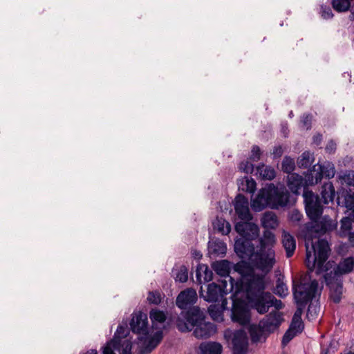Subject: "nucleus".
Returning <instances> with one entry per match:
<instances>
[{"label": "nucleus", "mask_w": 354, "mask_h": 354, "mask_svg": "<svg viewBox=\"0 0 354 354\" xmlns=\"http://www.w3.org/2000/svg\"><path fill=\"white\" fill-rule=\"evenodd\" d=\"M231 290H234L233 296L243 292L250 306L256 310L259 314H266V307L263 305L266 299L263 296L266 293L265 276L254 273L243 281H235L230 277Z\"/></svg>", "instance_id": "f257e3e1"}, {"label": "nucleus", "mask_w": 354, "mask_h": 354, "mask_svg": "<svg viewBox=\"0 0 354 354\" xmlns=\"http://www.w3.org/2000/svg\"><path fill=\"white\" fill-rule=\"evenodd\" d=\"M236 232L241 236L235 240L234 250L241 259H250L256 253L252 241L259 236V226L251 222H237L234 226Z\"/></svg>", "instance_id": "f03ea898"}, {"label": "nucleus", "mask_w": 354, "mask_h": 354, "mask_svg": "<svg viewBox=\"0 0 354 354\" xmlns=\"http://www.w3.org/2000/svg\"><path fill=\"white\" fill-rule=\"evenodd\" d=\"M318 288V282L316 279L311 281L310 284L300 283L295 284L293 281L292 293L297 310L292 318L291 324L298 323L297 332L302 333L304 328V324L301 319V315L304 309L310 300L315 297Z\"/></svg>", "instance_id": "7ed1b4c3"}, {"label": "nucleus", "mask_w": 354, "mask_h": 354, "mask_svg": "<svg viewBox=\"0 0 354 354\" xmlns=\"http://www.w3.org/2000/svg\"><path fill=\"white\" fill-rule=\"evenodd\" d=\"M268 197V207L272 209H279L291 206V195L283 184L280 187L274 183H267L264 187Z\"/></svg>", "instance_id": "20e7f679"}, {"label": "nucleus", "mask_w": 354, "mask_h": 354, "mask_svg": "<svg viewBox=\"0 0 354 354\" xmlns=\"http://www.w3.org/2000/svg\"><path fill=\"white\" fill-rule=\"evenodd\" d=\"M303 197L305 211L308 218L310 221L319 220L324 211L319 196L311 190H305Z\"/></svg>", "instance_id": "39448f33"}, {"label": "nucleus", "mask_w": 354, "mask_h": 354, "mask_svg": "<svg viewBox=\"0 0 354 354\" xmlns=\"http://www.w3.org/2000/svg\"><path fill=\"white\" fill-rule=\"evenodd\" d=\"M282 313L276 310L272 311L265 316L259 323L261 330H263L266 335L263 342L266 341L268 335L278 328L281 322L284 320Z\"/></svg>", "instance_id": "423d86ee"}, {"label": "nucleus", "mask_w": 354, "mask_h": 354, "mask_svg": "<svg viewBox=\"0 0 354 354\" xmlns=\"http://www.w3.org/2000/svg\"><path fill=\"white\" fill-rule=\"evenodd\" d=\"M326 286L329 288L330 299L335 303L339 304L343 294V280L333 277L331 273H325L324 275Z\"/></svg>", "instance_id": "0eeeda50"}, {"label": "nucleus", "mask_w": 354, "mask_h": 354, "mask_svg": "<svg viewBox=\"0 0 354 354\" xmlns=\"http://www.w3.org/2000/svg\"><path fill=\"white\" fill-rule=\"evenodd\" d=\"M254 256L255 257L252 261L254 266L261 271L269 272L275 263L274 252L273 250L270 252V249L268 252H266V250H259Z\"/></svg>", "instance_id": "6e6552de"}, {"label": "nucleus", "mask_w": 354, "mask_h": 354, "mask_svg": "<svg viewBox=\"0 0 354 354\" xmlns=\"http://www.w3.org/2000/svg\"><path fill=\"white\" fill-rule=\"evenodd\" d=\"M129 322L130 330L135 334L149 335L147 315L139 311L138 313L131 315Z\"/></svg>", "instance_id": "1a4fd4ad"}, {"label": "nucleus", "mask_w": 354, "mask_h": 354, "mask_svg": "<svg viewBox=\"0 0 354 354\" xmlns=\"http://www.w3.org/2000/svg\"><path fill=\"white\" fill-rule=\"evenodd\" d=\"M231 318L234 322L245 325L250 322V315L246 304L243 301L233 302Z\"/></svg>", "instance_id": "9d476101"}, {"label": "nucleus", "mask_w": 354, "mask_h": 354, "mask_svg": "<svg viewBox=\"0 0 354 354\" xmlns=\"http://www.w3.org/2000/svg\"><path fill=\"white\" fill-rule=\"evenodd\" d=\"M197 299L196 290L193 288H187L178 295L176 304L180 309L186 310L189 306L194 305Z\"/></svg>", "instance_id": "9b49d317"}, {"label": "nucleus", "mask_w": 354, "mask_h": 354, "mask_svg": "<svg viewBox=\"0 0 354 354\" xmlns=\"http://www.w3.org/2000/svg\"><path fill=\"white\" fill-rule=\"evenodd\" d=\"M311 244L314 252L313 268H315L317 259H321L322 261L328 259L330 248L328 241L324 239H318L315 243H312Z\"/></svg>", "instance_id": "f8f14e48"}, {"label": "nucleus", "mask_w": 354, "mask_h": 354, "mask_svg": "<svg viewBox=\"0 0 354 354\" xmlns=\"http://www.w3.org/2000/svg\"><path fill=\"white\" fill-rule=\"evenodd\" d=\"M319 227V220H310V221L306 223L301 228V233L305 241L307 242L311 241L312 243L314 239H319V237L323 235Z\"/></svg>", "instance_id": "ddd939ff"}, {"label": "nucleus", "mask_w": 354, "mask_h": 354, "mask_svg": "<svg viewBox=\"0 0 354 354\" xmlns=\"http://www.w3.org/2000/svg\"><path fill=\"white\" fill-rule=\"evenodd\" d=\"M337 204L338 206L345 207L346 209L354 208V192L351 188L346 189L339 187L337 190Z\"/></svg>", "instance_id": "4468645a"}, {"label": "nucleus", "mask_w": 354, "mask_h": 354, "mask_svg": "<svg viewBox=\"0 0 354 354\" xmlns=\"http://www.w3.org/2000/svg\"><path fill=\"white\" fill-rule=\"evenodd\" d=\"M287 186L292 194L298 195L301 187H304V192L305 190H309L308 187L311 185L306 181L305 176L303 177L297 173H292L287 176Z\"/></svg>", "instance_id": "2eb2a0df"}, {"label": "nucleus", "mask_w": 354, "mask_h": 354, "mask_svg": "<svg viewBox=\"0 0 354 354\" xmlns=\"http://www.w3.org/2000/svg\"><path fill=\"white\" fill-rule=\"evenodd\" d=\"M194 327L193 335L198 339H207L214 335L217 331L216 325L214 323L200 322Z\"/></svg>", "instance_id": "dca6fc26"}, {"label": "nucleus", "mask_w": 354, "mask_h": 354, "mask_svg": "<svg viewBox=\"0 0 354 354\" xmlns=\"http://www.w3.org/2000/svg\"><path fill=\"white\" fill-rule=\"evenodd\" d=\"M354 268V257H348L342 259L337 266L328 273H331L333 277L342 279L341 276L351 273Z\"/></svg>", "instance_id": "f3484780"}, {"label": "nucleus", "mask_w": 354, "mask_h": 354, "mask_svg": "<svg viewBox=\"0 0 354 354\" xmlns=\"http://www.w3.org/2000/svg\"><path fill=\"white\" fill-rule=\"evenodd\" d=\"M181 315L194 328L200 322L204 321L205 315L198 306H192L187 308L185 312H182Z\"/></svg>", "instance_id": "a211bd4d"}, {"label": "nucleus", "mask_w": 354, "mask_h": 354, "mask_svg": "<svg viewBox=\"0 0 354 354\" xmlns=\"http://www.w3.org/2000/svg\"><path fill=\"white\" fill-rule=\"evenodd\" d=\"M261 151L259 146L254 145L251 150V154L247 160L242 161L239 165L241 171L245 174H252L254 169V165L250 161H258L260 160Z\"/></svg>", "instance_id": "6ab92c4d"}, {"label": "nucleus", "mask_w": 354, "mask_h": 354, "mask_svg": "<svg viewBox=\"0 0 354 354\" xmlns=\"http://www.w3.org/2000/svg\"><path fill=\"white\" fill-rule=\"evenodd\" d=\"M233 269L234 272H236L240 274L239 279L236 281H243L252 274L256 273L252 266L245 259H242L236 264H234Z\"/></svg>", "instance_id": "aec40b11"}, {"label": "nucleus", "mask_w": 354, "mask_h": 354, "mask_svg": "<svg viewBox=\"0 0 354 354\" xmlns=\"http://www.w3.org/2000/svg\"><path fill=\"white\" fill-rule=\"evenodd\" d=\"M209 254L225 256L227 252L226 244L218 238L210 239L207 243Z\"/></svg>", "instance_id": "412c9836"}, {"label": "nucleus", "mask_w": 354, "mask_h": 354, "mask_svg": "<svg viewBox=\"0 0 354 354\" xmlns=\"http://www.w3.org/2000/svg\"><path fill=\"white\" fill-rule=\"evenodd\" d=\"M164 337L162 330H158L151 336L146 346L142 348L139 354L151 353L162 342Z\"/></svg>", "instance_id": "4be33fe9"}, {"label": "nucleus", "mask_w": 354, "mask_h": 354, "mask_svg": "<svg viewBox=\"0 0 354 354\" xmlns=\"http://www.w3.org/2000/svg\"><path fill=\"white\" fill-rule=\"evenodd\" d=\"M268 207V197L265 187H262L255 198L251 201V208L253 211L258 212Z\"/></svg>", "instance_id": "5701e85b"}, {"label": "nucleus", "mask_w": 354, "mask_h": 354, "mask_svg": "<svg viewBox=\"0 0 354 354\" xmlns=\"http://www.w3.org/2000/svg\"><path fill=\"white\" fill-rule=\"evenodd\" d=\"M232 263L227 260L215 261L212 263V268L221 277H229Z\"/></svg>", "instance_id": "b1692460"}, {"label": "nucleus", "mask_w": 354, "mask_h": 354, "mask_svg": "<svg viewBox=\"0 0 354 354\" xmlns=\"http://www.w3.org/2000/svg\"><path fill=\"white\" fill-rule=\"evenodd\" d=\"M282 244L286 250L287 258H290L296 249V240L289 232H283Z\"/></svg>", "instance_id": "393cba45"}, {"label": "nucleus", "mask_w": 354, "mask_h": 354, "mask_svg": "<svg viewBox=\"0 0 354 354\" xmlns=\"http://www.w3.org/2000/svg\"><path fill=\"white\" fill-rule=\"evenodd\" d=\"M335 195H337V192H335L333 183L330 181L324 183L322 186L321 190V196L324 204L328 205L329 202H333Z\"/></svg>", "instance_id": "a878e982"}, {"label": "nucleus", "mask_w": 354, "mask_h": 354, "mask_svg": "<svg viewBox=\"0 0 354 354\" xmlns=\"http://www.w3.org/2000/svg\"><path fill=\"white\" fill-rule=\"evenodd\" d=\"M199 350L201 354H221L223 346L216 342H205L199 345Z\"/></svg>", "instance_id": "bb28decb"}, {"label": "nucleus", "mask_w": 354, "mask_h": 354, "mask_svg": "<svg viewBox=\"0 0 354 354\" xmlns=\"http://www.w3.org/2000/svg\"><path fill=\"white\" fill-rule=\"evenodd\" d=\"M130 328L127 329L123 326L119 325L116 331L114 333L113 338L111 339V343L114 344L116 351H120L122 346V339L127 337L129 334Z\"/></svg>", "instance_id": "cd10ccee"}, {"label": "nucleus", "mask_w": 354, "mask_h": 354, "mask_svg": "<svg viewBox=\"0 0 354 354\" xmlns=\"http://www.w3.org/2000/svg\"><path fill=\"white\" fill-rule=\"evenodd\" d=\"M256 170V174H259L263 180H272L276 176L275 169L270 165H265L263 163H260L257 167Z\"/></svg>", "instance_id": "c85d7f7f"}, {"label": "nucleus", "mask_w": 354, "mask_h": 354, "mask_svg": "<svg viewBox=\"0 0 354 354\" xmlns=\"http://www.w3.org/2000/svg\"><path fill=\"white\" fill-rule=\"evenodd\" d=\"M315 161L314 153L310 151H304L297 160V165L300 169H308Z\"/></svg>", "instance_id": "c756f323"}, {"label": "nucleus", "mask_w": 354, "mask_h": 354, "mask_svg": "<svg viewBox=\"0 0 354 354\" xmlns=\"http://www.w3.org/2000/svg\"><path fill=\"white\" fill-rule=\"evenodd\" d=\"M221 288L217 283L212 282L207 286L205 301L207 302H216L218 299Z\"/></svg>", "instance_id": "7c9ffc66"}, {"label": "nucleus", "mask_w": 354, "mask_h": 354, "mask_svg": "<svg viewBox=\"0 0 354 354\" xmlns=\"http://www.w3.org/2000/svg\"><path fill=\"white\" fill-rule=\"evenodd\" d=\"M261 223L264 228H275L278 225L276 214L271 211L266 212L261 218Z\"/></svg>", "instance_id": "2f4dec72"}, {"label": "nucleus", "mask_w": 354, "mask_h": 354, "mask_svg": "<svg viewBox=\"0 0 354 354\" xmlns=\"http://www.w3.org/2000/svg\"><path fill=\"white\" fill-rule=\"evenodd\" d=\"M276 243L274 234L269 230L263 231V237L259 239L260 250H265L268 246H274Z\"/></svg>", "instance_id": "473e14b6"}, {"label": "nucleus", "mask_w": 354, "mask_h": 354, "mask_svg": "<svg viewBox=\"0 0 354 354\" xmlns=\"http://www.w3.org/2000/svg\"><path fill=\"white\" fill-rule=\"evenodd\" d=\"M149 318L152 323V328L158 329V327L156 323H164L167 319V316L164 311L153 308L149 312Z\"/></svg>", "instance_id": "72a5a7b5"}, {"label": "nucleus", "mask_w": 354, "mask_h": 354, "mask_svg": "<svg viewBox=\"0 0 354 354\" xmlns=\"http://www.w3.org/2000/svg\"><path fill=\"white\" fill-rule=\"evenodd\" d=\"M248 332L250 335V339L252 343H257L259 342H263L266 335L263 330L259 326V324H252L248 328Z\"/></svg>", "instance_id": "f704fd0d"}, {"label": "nucleus", "mask_w": 354, "mask_h": 354, "mask_svg": "<svg viewBox=\"0 0 354 354\" xmlns=\"http://www.w3.org/2000/svg\"><path fill=\"white\" fill-rule=\"evenodd\" d=\"M266 299L264 305L266 307V313L268 311L270 306H274L277 310L282 309L284 306L281 300L276 299L270 292H266L263 296Z\"/></svg>", "instance_id": "c9c22d12"}, {"label": "nucleus", "mask_w": 354, "mask_h": 354, "mask_svg": "<svg viewBox=\"0 0 354 354\" xmlns=\"http://www.w3.org/2000/svg\"><path fill=\"white\" fill-rule=\"evenodd\" d=\"M214 230H218L222 234H227L231 230L230 224L224 218L216 217V220L212 223Z\"/></svg>", "instance_id": "e433bc0d"}, {"label": "nucleus", "mask_w": 354, "mask_h": 354, "mask_svg": "<svg viewBox=\"0 0 354 354\" xmlns=\"http://www.w3.org/2000/svg\"><path fill=\"white\" fill-rule=\"evenodd\" d=\"M232 345H245L248 346V339L246 332L243 329L234 331L232 339Z\"/></svg>", "instance_id": "4c0bfd02"}, {"label": "nucleus", "mask_w": 354, "mask_h": 354, "mask_svg": "<svg viewBox=\"0 0 354 354\" xmlns=\"http://www.w3.org/2000/svg\"><path fill=\"white\" fill-rule=\"evenodd\" d=\"M319 224L320 225L319 230L322 231V234H326L327 232L333 231L336 228L337 225V223H334L333 221L326 215L323 216L321 220H319Z\"/></svg>", "instance_id": "58836bf2"}, {"label": "nucleus", "mask_w": 354, "mask_h": 354, "mask_svg": "<svg viewBox=\"0 0 354 354\" xmlns=\"http://www.w3.org/2000/svg\"><path fill=\"white\" fill-rule=\"evenodd\" d=\"M296 164L294 158L289 156H285L281 162V171L289 176L294 173L293 171L295 169Z\"/></svg>", "instance_id": "ea45409f"}, {"label": "nucleus", "mask_w": 354, "mask_h": 354, "mask_svg": "<svg viewBox=\"0 0 354 354\" xmlns=\"http://www.w3.org/2000/svg\"><path fill=\"white\" fill-rule=\"evenodd\" d=\"M234 209L241 220L245 221L244 222H249L252 220V216L250 212L248 205L235 207Z\"/></svg>", "instance_id": "a19ab883"}, {"label": "nucleus", "mask_w": 354, "mask_h": 354, "mask_svg": "<svg viewBox=\"0 0 354 354\" xmlns=\"http://www.w3.org/2000/svg\"><path fill=\"white\" fill-rule=\"evenodd\" d=\"M352 1L353 0H333L332 6L337 12H346L350 8Z\"/></svg>", "instance_id": "79ce46f5"}, {"label": "nucleus", "mask_w": 354, "mask_h": 354, "mask_svg": "<svg viewBox=\"0 0 354 354\" xmlns=\"http://www.w3.org/2000/svg\"><path fill=\"white\" fill-rule=\"evenodd\" d=\"M274 293L281 298L286 297L288 294V288L281 278H278L276 281V287L274 289Z\"/></svg>", "instance_id": "37998d69"}, {"label": "nucleus", "mask_w": 354, "mask_h": 354, "mask_svg": "<svg viewBox=\"0 0 354 354\" xmlns=\"http://www.w3.org/2000/svg\"><path fill=\"white\" fill-rule=\"evenodd\" d=\"M352 223L351 218L350 217L345 216L343 217L341 221V236H346L349 234L351 232V230L352 229Z\"/></svg>", "instance_id": "c03bdc74"}, {"label": "nucleus", "mask_w": 354, "mask_h": 354, "mask_svg": "<svg viewBox=\"0 0 354 354\" xmlns=\"http://www.w3.org/2000/svg\"><path fill=\"white\" fill-rule=\"evenodd\" d=\"M308 303L306 317L308 320H314L317 317L319 312V306L314 304L313 300H310Z\"/></svg>", "instance_id": "a18cd8bd"}, {"label": "nucleus", "mask_w": 354, "mask_h": 354, "mask_svg": "<svg viewBox=\"0 0 354 354\" xmlns=\"http://www.w3.org/2000/svg\"><path fill=\"white\" fill-rule=\"evenodd\" d=\"M294 326L290 323L289 328L285 332L281 340V345L286 346L299 333L294 330Z\"/></svg>", "instance_id": "49530a36"}, {"label": "nucleus", "mask_w": 354, "mask_h": 354, "mask_svg": "<svg viewBox=\"0 0 354 354\" xmlns=\"http://www.w3.org/2000/svg\"><path fill=\"white\" fill-rule=\"evenodd\" d=\"M204 268V280L207 282L211 281L213 279V272L207 265H200L199 268L198 267L196 269V277L198 280H201V272L200 270Z\"/></svg>", "instance_id": "de8ad7c7"}, {"label": "nucleus", "mask_w": 354, "mask_h": 354, "mask_svg": "<svg viewBox=\"0 0 354 354\" xmlns=\"http://www.w3.org/2000/svg\"><path fill=\"white\" fill-rule=\"evenodd\" d=\"M176 325L178 330L182 333L189 332L194 328L188 324L184 317H178L176 320Z\"/></svg>", "instance_id": "09e8293b"}, {"label": "nucleus", "mask_w": 354, "mask_h": 354, "mask_svg": "<svg viewBox=\"0 0 354 354\" xmlns=\"http://www.w3.org/2000/svg\"><path fill=\"white\" fill-rule=\"evenodd\" d=\"M313 116L311 113H304L301 116V125L303 127V129L305 131H309L311 129L312 121Z\"/></svg>", "instance_id": "8fccbe9b"}, {"label": "nucleus", "mask_w": 354, "mask_h": 354, "mask_svg": "<svg viewBox=\"0 0 354 354\" xmlns=\"http://www.w3.org/2000/svg\"><path fill=\"white\" fill-rule=\"evenodd\" d=\"M318 165H320L319 162L315 164L312 167L308 168V169L303 173L306 178V181L308 185H310L311 186L314 185L313 172H316L317 170Z\"/></svg>", "instance_id": "3c124183"}, {"label": "nucleus", "mask_w": 354, "mask_h": 354, "mask_svg": "<svg viewBox=\"0 0 354 354\" xmlns=\"http://www.w3.org/2000/svg\"><path fill=\"white\" fill-rule=\"evenodd\" d=\"M147 301L150 304L158 305L161 303L162 297L159 290L149 291Z\"/></svg>", "instance_id": "603ef678"}, {"label": "nucleus", "mask_w": 354, "mask_h": 354, "mask_svg": "<svg viewBox=\"0 0 354 354\" xmlns=\"http://www.w3.org/2000/svg\"><path fill=\"white\" fill-rule=\"evenodd\" d=\"M188 279V270L185 265H182L176 273V280L185 283Z\"/></svg>", "instance_id": "864d4df0"}, {"label": "nucleus", "mask_w": 354, "mask_h": 354, "mask_svg": "<svg viewBox=\"0 0 354 354\" xmlns=\"http://www.w3.org/2000/svg\"><path fill=\"white\" fill-rule=\"evenodd\" d=\"M208 313L214 320H218L222 316L221 307L216 304H212L209 306Z\"/></svg>", "instance_id": "5fc2aeb1"}, {"label": "nucleus", "mask_w": 354, "mask_h": 354, "mask_svg": "<svg viewBox=\"0 0 354 354\" xmlns=\"http://www.w3.org/2000/svg\"><path fill=\"white\" fill-rule=\"evenodd\" d=\"M335 170L334 165L331 162H327L326 165H324V175L330 179L334 177Z\"/></svg>", "instance_id": "6e6d98bb"}, {"label": "nucleus", "mask_w": 354, "mask_h": 354, "mask_svg": "<svg viewBox=\"0 0 354 354\" xmlns=\"http://www.w3.org/2000/svg\"><path fill=\"white\" fill-rule=\"evenodd\" d=\"M326 261H321V259H317V261L315 263V266H317V269H316V274H320L321 273L324 272H328L327 271L329 270V268L328 267V264L330 263V262H328L326 265H325V262Z\"/></svg>", "instance_id": "4d7b16f0"}, {"label": "nucleus", "mask_w": 354, "mask_h": 354, "mask_svg": "<svg viewBox=\"0 0 354 354\" xmlns=\"http://www.w3.org/2000/svg\"><path fill=\"white\" fill-rule=\"evenodd\" d=\"M245 178L246 182V188L245 189L243 188L242 189L248 193L253 194L256 190L257 183L255 180L252 178H248L247 176H245Z\"/></svg>", "instance_id": "13d9d810"}, {"label": "nucleus", "mask_w": 354, "mask_h": 354, "mask_svg": "<svg viewBox=\"0 0 354 354\" xmlns=\"http://www.w3.org/2000/svg\"><path fill=\"white\" fill-rule=\"evenodd\" d=\"M248 205V199L242 194H238L234 199V207Z\"/></svg>", "instance_id": "bf43d9fd"}, {"label": "nucleus", "mask_w": 354, "mask_h": 354, "mask_svg": "<svg viewBox=\"0 0 354 354\" xmlns=\"http://www.w3.org/2000/svg\"><path fill=\"white\" fill-rule=\"evenodd\" d=\"M122 351L120 354H131L132 342L130 339H125L122 342Z\"/></svg>", "instance_id": "052dcab7"}, {"label": "nucleus", "mask_w": 354, "mask_h": 354, "mask_svg": "<svg viewBox=\"0 0 354 354\" xmlns=\"http://www.w3.org/2000/svg\"><path fill=\"white\" fill-rule=\"evenodd\" d=\"M340 178L343 179L348 186H354V171H348Z\"/></svg>", "instance_id": "680f3d73"}, {"label": "nucleus", "mask_w": 354, "mask_h": 354, "mask_svg": "<svg viewBox=\"0 0 354 354\" xmlns=\"http://www.w3.org/2000/svg\"><path fill=\"white\" fill-rule=\"evenodd\" d=\"M321 15L324 19H329L333 17L331 8L326 6H321Z\"/></svg>", "instance_id": "e2e57ef3"}, {"label": "nucleus", "mask_w": 354, "mask_h": 354, "mask_svg": "<svg viewBox=\"0 0 354 354\" xmlns=\"http://www.w3.org/2000/svg\"><path fill=\"white\" fill-rule=\"evenodd\" d=\"M324 177V165H318L317 170L314 176V185L318 184L321 182Z\"/></svg>", "instance_id": "0e129e2a"}, {"label": "nucleus", "mask_w": 354, "mask_h": 354, "mask_svg": "<svg viewBox=\"0 0 354 354\" xmlns=\"http://www.w3.org/2000/svg\"><path fill=\"white\" fill-rule=\"evenodd\" d=\"M248 346L245 345H232V354H247Z\"/></svg>", "instance_id": "69168bd1"}, {"label": "nucleus", "mask_w": 354, "mask_h": 354, "mask_svg": "<svg viewBox=\"0 0 354 354\" xmlns=\"http://www.w3.org/2000/svg\"><path fill=\"white\" fill-rule=\"evenodd\" d=\"M114 350L116 348L114 347V344L111 343V339L108 341L104 346L102 348V354H115Z\"/></svg>", "instance_id": "338daca9"}, {"label": "nucleus", "mask_w": 354, "mask_h": 354, "mask_svg": "<svg viewBox=\"0 0 354 354\" xmlns=\"http://www.w3.org/2000/svg\"><path fill=\"white\" fill-rule=\"evenodd\" d=\"M336 149V144L333 140H330L325 147V150L326 152L331 153L335 152Z\"/></svg>", "instance_id": "774afa93"}]
</instances>
